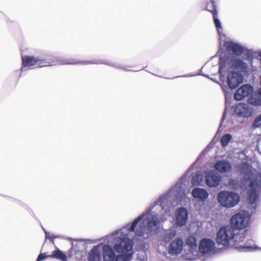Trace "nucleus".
Listing matches in <instances>:
<instances>
[{
  "label": "nucleus",
  "instance_id": "nucleus-1",
  "mask_svg": "<svg viewBox=\"0 0 261 261\" xmlns=\"http://www.w3.org/2000/svg\"><path fill=\"white\" fill-rule=\"evenodd\" d=\"M184 178L182 177L168 192L152 202L131 223L112 234L113 249L115 252L125 253L130 251L134 239H148L151 232L158 229L161 221H164L170 216L172 208L187 202L188 197L186 191L189 190Z\"/></svg>",
  "mask_w": 261,
  "mask_h": 261
},
{
  "label": "nucleus",
  "instance_id": "nucleus-2",
  "mask_svg": "<svg viewBox=\"0 0 261 261\" xmlns=\"http://www.w3.org/2000/svg\"><path fill=\"white\" fill-rule=\"evenodd\" d=\"M245 68V63L241 60H237L232 56L221 57L219 61L218 73L220 80L224 81L227 75V83L230 89L236 88L243 80L239 71Z\"/></svg>",
  "mask_w": 261,
  "mask_h": 261
},
{
  "label": "nucleus",
  "instance_id": "nucleus-3",
  "mask_svg": "<svg viewBox=\"0 0 261 261\" xmlns=\"http://www.w3.org/2000/svg\"><path fill=\"white\" fill-rule=\"evenodd\" d=\"M240 170L241 173L244 175V179L250 181L248 200L251 208L255 210L257 206V192L261 188V174L257 172H253L250 167L245 164L240 167Z\"/></svg>",
  "mask_w": 261,
  "mask_h": 261
},
{
  "label": "nucleus",
  "instance_id": "nucleus-4",
  "mask_svg": "<svg viewBox=\"0 0 261 261\" xmlns=\"http://www.w3.org/2000/svg\"><path fill=\"white\" fill-rule=\"evenodd\" d=\"M235 229V234L233 238L232 244L236 245L240 243H244V245H239L236 247L239 249L240 251L242 252H249L254 250H256L259 248L256 245H249V241H251V240L249 239L250 237L249 236H247V232L246 231H241L240 230L237 229Z\"/></svg>",
  "mask_w": 261,
  "mask_h": 261
},
{
  "label": "nucleus",
  "instance_id": "nucleus-5",
  "mask_svg": "<svg viewBox=\"0 0 261 261\" xmlns=\"http://www.w3.org/2000/svg\"><path fill=\"white\" fill-rule=\"evenodd\" d=\"M21 70L24 71L36 67L50 66V63L45 59L30 56H22Z\"/></svg>",
  "mask_w": 261,
  "mask_h": 261
},
{
  "label": "nucleus",
  "instance_id": "nucleus-6",
  "mask_svg": "<svg viewBox=\"0 0 261 261\" xmlns=\"http://www.w3.org/2000/svg\"><path fill=\"white\" fill-rule=\"evenodd\" d=\"M219 203L226 207H232L238 204L240 201L238 194L227 191H221L217 195Z\"/></svg>",
  "mask_w": 261,
  "mask_h": 261
},
{
  "label": "nucleus",
  "instance_id": "nucleus-7",
  "mask_svg": "<svg viewBox=\"0 0 261 261\" xmlns=\"http://www.w3.org/2000/svg\"><path fill=\"white\" fill-rule=\"evenodd\" d=\"M235 229L232 226L222 227L217 232L216 242L219 245L228 246L230 243L232 244Z\"/></svg>",
  "mask_w": 261,
  "mask_h": 261
},
{
  "label": "nucleus",
  "instance_id": "nucleus-8",
  "mask_svg": "<svg viewBox=\"0 0 261 261\" xmlns=\"http://www.w3.org/2000/svg\"><path fill=\"white\" fill-rule=\"evenodd\" d=\"M251 216L249 212L241 211L234 215L231 219V224L234 229H243L249 224Z\"/></svg>",
  "mask_w": 261,
  "mask_h": 261
},
{
  "label": "nucleus",
  "instance_id": "nucleus-9",
  "mask_svg": "<svg viewBox=\"0 0 261 261\" xmlns=\"http://www.w3.org/2000/svg\"><path fill=\"white\" fill-rule=\"evenodd\" d=\"M189 218V214L187 210L184 207H179L176 209L175 213V224L178 227L185 226Z\"/></svg>",
  "mask_w": 261,
  "mask_h": 261
},
{
  "label": "nucleus",
  "instance_id": "nucleus-10",
  "mask_svg": "<svg viewBox=\"0 0 261 261\" xmlns=\"http://www.w3.org/2000/svg\"><path fill=\"white\" fill-rule=\"evenodd\" d=\"M206 8L208 11H211L213 14L215 27L217 28L219 37L221 39V38L224 36V35H221L222 31L221 23L218 18V13L216 9L214 0H211V4H207Z\"/></svg>",
  "mask_w": 261,
  "mask_h": 261
},
{
  "label": "nucleus",
  "instance_id": "nucleus-11",
  "mask_svg": "<svg viewBox=\"0 0 261 261\" xmlns=\"http://www.w3.org/2000/svg\"><path fill=\"white\" fill-rule=\"evenodd\" d=\"M221 179V176L215 171H210L206 173L205 183L209 187H217Z\"/></svg>",
  "mask_w": 261,
  "mask_h": 261
},
{
  "label": "nucleus",
  "instance_id": "nucleus-12",
  "mask_svg": "<svg viewBox=\"0 0 261 261\" xmlns=\"http://www.w3.org/2000/svg\"><path fill=\"white\" fill-rule=\"evenodd\" d=\"M226 47L227 49V51L229 53H232V55H230L229 54H225L224 56H221L220 58L221 57H224L225 56H232L234 57L236 59L237 58L234 57L233 55H240L242 53H243L245 48L242 46L241 44L233 42H228L226 44ZM237 60H238L237 59Z\"/></svg>",
  "mask_w": 261,
  "mask_h": 261
},
{
  "label": "nucleus",
  "instance_id": "nucleus-13",
  "mask_svg": "<svg viewBox=\"0 0 261 261\" xmlns=\"http://www.w3.org/2000/svg\"><path fill=\"white\" fill-rule=\"evenodd\" d=\"M253 91V87L249 84H245L237 90L234 98L237 100H241L249 96Z\"/></svg>",
  "mask_w": 261,
  "mask_h": 261
},
{
  "label": "nucleus",
  "instance_id": "nucleus-14",
  "mask_svg": "<svg viewBox=\"0 0 261 261\" xmlns=\"http://www.w3.org/2000/svg\"><path fill=\"white\" fill-rule=\"evenodd\" d=\"M234 112L240 117L248 118L252 115L253 110L247 104L239 103L236 106Z\"/></svg>",
  "mask_w": 261,
  "mask_h": 261
},
{
  "label": "nucleus",
  "instance_id": "nucleus-15",
  "mask_svg": "<svg viewBox=\"0 0 261 261\" xmlns=\"http://www.w3.org/2000/svg\"><path fill=\"white\" fill-rule=\"evenodd\" d=\"M184 242L182 240L178 238L172 242L169 247L168 251L171 255H177L179 254L183 247Z\"/></svg>",
  "mask_w": 261,
  "mask_h": 261
},
{
  "label": "nucleus",
  "instance_id": "nucleus-16",
  "mask_svg": "<svg viewBox=\"0 0 261 261\" xmlns=\"http://www.w3.org/2000/svg\"><path fill=\"white\" fill-rule=\"evenodd\" d=\"M215 246V243L209 239H203L201 240L199 250L202 253H206L212 251Z\"/></svg>",
  "mask_w": 261,
  "mask_h": 261
},
{
  "label": "nucleus",
  "instance_id": "nucleus-17",
  "mask_svg": "<svg viewBox=\"0 0 261 261\" xmlns=\"http://www.w3.org/2000/svg\"><path fill=\"white\" fill-rule=\"evenodd\" d=\"M214 168L221 173H226L231 171L232 166L229 162L223 160L217 162L215 164Z\"/></svg>",
  "mask_w": 261,
  "mask_h": 261
},
{
  "label": "nucleus",
  "instance_id": "nucleus-18",
  "mask_svg": "<svg viewBox=\"0 0 261 261\" xmlns=\"http://www.w3.org/2000/svg\"><path fill=\"white\" fill-rule=\"evenodd\" d=\"M109 245H104L102 247L103 261H116V255L113 250Z\"/></svg>",
  "mask_w": 261,
  "mask_h": 261
},
{
  "label": "nucleus",
  "instance_id": "nucleus-19",
  "mask_svg": "<svg viewBox=\"0 0 261 261\" xmlns=\"http://www.w3.org/2000/svg\"><path fill=\"white\" fill-rule=\"evenodd\" d=\"M192 195L196 199L199 201H203L208 196L207 191L203 188H195L192 191Z\"/></svg>",
  "mask_w": 261,
  "mask_h": 261
},
{
  "label": "nucleus",
  "instance_id": "nucleus-20",
  "mask_svg": "<svg viewBox=\"0 0 261 261\" xmlns=\"http://www.w3.org/2000/svg\"><path fill=\"white\" fill-rule=\"evenodd\" d=\"M88 261H101L100 247L94 246L88 253Z\"/></svg>",
  "mask_w": 261,
  "mask_h": 261
},
{
  "label": "nucleus",
  "instance_id": "nucleus-21",
  "mask_svg": "<svg viewBox=\"0 0 261 261\" xmlns=\"http://www.w3.org/2000/svg\"><path fill=\"white\" fill-rule=\"evenodd\" d=\"M248 102L250 104L255 106L261 105V88L258 89L249 98Z\"/></svg>",
  "mask_w": 261,
  "mask_h": 261
},
{
  "label": "nucleus",
  "instance_id": "nucleus-22",
  "mask_svg": "<svg viewBox=\"0 0 261 261\" xmlns=\"http://www.w3.org/2000/svg\"><path fill=\"white\" fill-rule=\"evenodd\" d=\"M186 244L189 246V251L192 254L197 253V241L194 237H188L186 239Z\"/></svg>",
  "mask_w": 261,
  "mask_h": 261
},
{
  "label": "nucleus",
  "instance_id": "nucleus-23",
  "mask_svg": "<svg viewBox=\"0 0 261 261\" xmlns=\"http://www.w3.org/2000/svg\"><path fill=\"white\" fill-rule=\"evenodd\" d=\"M148 248V245L146 243H143L141 248L138 251L137 254V261H145L147 260V256L146 251Z\"/></svg>",
  "mask_w": 261,
  "mask_h": 261
},
{
  "label": "nucleus",
  "instance_id": "nucleus-24",
  "mask_svg": "<svg viewBox=\"0 0 261 261\" xmlns=\"http://www.w3.org/2000/svg\"><path fill=\"white\" fill-rule=\"evenodd\" d=\"M203 174L200 172L191 174V184L193 186L200 185L203 181Z\"/></svg>",
  "mask_w": 261,
  "mask_h": 261
},
{
  "label": "nucleus",
  "instance_id": "nucleus-25",
  "mask_svg": "<svg viewBox=\"0 0 261 261\" xmlns=\"http://www.w3.org/2000/svg\"><path fill=\"white\" fill-rule=\"evenodd\" d=\"M49 256L52 258L60 259L62 261H66L67 259L66 254L58 249L53 251L52 254H50Z\"/></svg>",
  "mask_w": 261,
  "mask_h": 261
},
{
  "label": "nucleus",
  "instance_id": "nucleus-26",
  "mask_svg": "<svg viewBox=\"0 0 261 261\" xmlns=\"http://www.w3.org/2000/svg\"><path fill=\"white\" fill-rule=\"evenodd\" d=\"M132 257L131 253H122L116 255V261H130Z\"/></svg>",
  "mask_w": 261,
  "mask_h": 261
},
{
  "label": "nucleus",
  "instance_id": "nucleus-27",
  "mask_svg": "<svg viewBox=\"0 0 261 261\" xmlns=\"http://www.w3.org/2000/svg\"><path fill=\"white\" fill-rule=\"evenodd\" d=\"M232 139V136L229 134L224 135L221 139V143L223 147H226Z\"/></svg>",
  "mask_w": 261,
  "mask_h": 261
},
{
  "label": "nucleus",
  "instance_id": "nucleus-28",
  "mask_svg": "<svg viewBox=\"0 0 261 261\" xmlns=\"http://www.w3.org/2000/svg\"><path fill=\"white\" fill-rule=\"evenodd\" d=\"M83 63L84 64H107V65H110V66H112V65L110 63L106 62L105 60H92V61H86L83 62Z\"/></svg>",
  "mask_w": 261,
  "mask_h": 261
},
{
  "label": "nucleus",
  "instance_id": "nucleus-29",
  "mask_svg": "<svg viewBox=\"0 0 261 261\" xmlns=\"http://www.w3.org/2000/svg\"><path fill=\"white\" fill-rule=\"evenodd\" d=\"M176 232L175 231L171 230L167 232L165 234V236L164 237V240L165 241H169L170 240L172 239L175 236Z\"/></svg>",
  "mask_w": 261,
  "mask_h": 261
},
{
  "label": "nucleus",
  "instance_id": "nucleus-30",
  "mask_svg": "<svg viewBox=\"0 0 261 261\" xmlns=\"http://www.w3.org/2000/svg\"><path fill=\"white\" fill-rule=\"evenodd\" d=\"M261 125V114L259 115L254 120L252 126L254 128H257Z\"/></svg>",
  "mask_w": 261,
  "mask_h": 261
},
{
  "label": "nucleus",
  "instance_id": "nucleus-31",
  "mask_svg": "<svg viewBox=\"0 0 261 261\" xmlns=\"http://www.w3.org/2000/svg\"><path fill=\"white\" fill-rule=\"evenodd\" d=\"M50 255H47L46 253L40 254L37 258V261L43 260L47 257H49ZM50 257H51L50 256Z\"/></svg>",
  "mask_w": 261,
  "mask_h": 261
},
{
  "label": "nucleus",
  "instance_id": "nucleus-32",
  "mask_svg": "<svg viewBox=\"0 0 261 261\" xmlns=\"http://www.w3.org/2000/svg\"><path fill=\"white\" fill-rule=\"evenodd\" d=\"M43 229L45 232L46 239H48L51 240L52 237L51 236V234L46 231L43 228Z\"/></svg>",
  "mask_w": 261,
  "mask_h": 261
},
{
  "label": "nucleus",
  "instance_id": "nucleus-33",
  "mask_svg": "<svg viewBox=\"0 0 261 261\" xmlns=\"http://www.w3.org/2000/svg\"><path fill=\"white\" fill-rule=\"evenodd\" d=\"M65 64H75L79 63H81L82 62H75V61H71V62H64Z\"/></svg>",
  "mask_w": 261,
  "mask_h": 261
},
{
  "label": "nucleus",
  "instance_id": "nucleus-34",
  "mask_svg": "<svg viewBox=\"0 0 261 261\" xmlns=\"http://www.w3.org/2000/svg\"><path fill=\"white\" fill-rule=\"evenodd\" d=\"M192 76V74H188L182 75V76H176V77H173V79L177 78V77H190V76Z\"/></svg>",
  "mask_w": 261,
  "mask_h": 261
},
{
  "label": "nucleus",
  "instance_id": "nucleus-35",
  "mask_svg": "<svg viewBox=\"0 0 261 261\" xmlns=\"http://www.w3.org/2000/svg\"><path fill=\"white\" fill-rule=\"evenodd\" d=\"M51 237H52L51 241H52L53 243L54 242L53 240H54V239H55V238H59V237H60V236H55V235H54V234H51Z\"/></svg>",
  "mask_w": 261,
  "mask_h": 261
},
{
  "label": "nucleus",
  "instance_id": "nucleus-36",
  "mask_svg": "<svg viewBox=\"0 0 261 261\" xmlns=\"http://www.w3.org/2000/svg\"><path fill=\"white\" fill-rule=\"evenodd\" d=\"M224 119H225V115L224 114V115H223V117H222V119H221V124H220V125H222V122H223V121H224ZM221 125H220V126L219 127V128H218V130H220V127H221Z\"/></svg>",
  "mask_w": 261,
  "mask_h": 261
},
{
  "label": "nucleus",
  "instance_id": "nucleus-37",
  "mask_svg": "<svg viewBox=\"0 0 261 261\" xmlns=\"http://www.w3.org/2000/svg\"><path fill=\"white\" fill-rule=\"evenodd\" d=\"M234 181V180L233 179H230L229 180V184L230 185H231V184H232V182H233Z\"/></svg>",
  "mask_w": 261,
  "mask_h": 261
},
{
  "label": "nucleus",
  "instance_id": "nucleus-38",
  "mask_svg": "<svg viewBox=\"0 0 261 261\" xmlns=\"http://www.w3.org/2000/svg\"><path fill=\"white\" fill-rule=\"evenodd\" d=\"M202 75L203 76H205V77H207L210 78V77H209V76H208V75H207V74H202Z\"/></svg>",
  "mask_w": 261,
  "mask_h": 261
},
{
  "label": "nucleus",
  "instance_id": "nucleus-39",
  "mask_svg": "<svg viewBox=\"0 0 261 261\" xmlns=\"http://www.w3.org/2000/svg\"><path fill=\"white\" fill-rule=\"evenodd\" d=\"M210 79H211V80H212V81H214V82H216V83H218V82H217L216 81H215V80H214V79H212V78H210Z\"/></svg>",
  "mask_w": 261,
  "mask_h": 261
},
{
  "label": "nucleus",
  "instance_id": "nucleus-40",
  "mask_svg": "<svg viewBox=\"0 0 261 261\" xmlns=\"http://www.w3.org/2000/svg\"><path fill=\"white\" fill-rule=\"evenodd\" d=\"M259 56L261 58V51L259 52Z\"/></svg>",
  "mask_w": 261,
  "mask_h": 261
}]
</instances>
